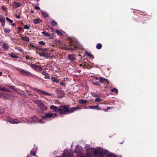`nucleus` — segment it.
<instances>
[{"instance_id": "1", "label": "nucleus", "mask_w": 157, "mask_h": 157, "mask_svg": "<svg viewBox=\"0 0 157 157\" xmlns=\"http://www.w3.org/2000/svg\"><path fill=\"white\" fill-rule=\"evenodd\" d=\"M78 109H79L80 108L79 107H73L69 109L66 105H64L60 108V110L59 111V113L60 114L70 113Z\"/></svg>"}, {"instance_id": "2", "label": "nucleus", "mask_w": 157, "mask_h": 157, "mask_svg": "<svg viewBox=\"0 0 157 157\" xmlns=\"http://www.w3.org/2000/svg\"><path fill=\"white\" fill-rule=\"evenodd\" d=\"M98 153V151L96 150H94L92 148L88 149L87 150L86 156H85L83 154H81L80 157H91L93 155L95 156Z\"/></svg>"}, {"instance_id": "3", "label": "nucleus", "mask_w": 157, "mask_h": 157, "mask_svg": "<svg viewBox=\"0 0 157 157\" xmlns=\"http://www.w3.org/2000/svg\"><path fill=\"white\" fill-rule=\"evenodd\" d=\"M73 152L70 149H65L64 150L62 155V157H72Z\"/></svg>"}, {"instance_id": "4", "label": "nucleus", "mask_w": 157, "mask_h": 157, "mask_svg": "<svg viewBox=\"0 0 157 157\" xmlns=\"http://www.w3.org/2000/svg\"><path fill=\"white\" fill-rule=\"evenodd\" d=\"M26 119L27 120V123L28 124L35 123L36 122H37L38 121V118L36 116H34L32 117Z\"/></svg>"}, {"instance_id": "5", "label": "nucleus", "mask_w": 157, "mask_h": 157, "mask_svg": "<svg viewBox=\"0 0 157 157\" xmlns=\"http://www.w3.org/2000/svg\"><path fill=\"white\" fill-rule=\"evenodd\" d=\"M36 103L37 104L39 108L42 110H47V107L44 105V103L42 102V101L38 100L36 101Z\"/></svg>"}, {"instance_id": "6", "label": "nucleus", "mask_w": 157, "mask_h": 157, "mask_svg": "<svg viewBox=\"0 0 157 157\" xmlns=\"http://www.w3.org/2000/svg\"><path fill=\"white\" fill-rule=\"evenodd\" d=\"M57 117V115L56 113H44V115L42 116V118H44L47 120V118H50L51 117L54 118Z\"/></svg>"}, {"instance_id": "7", "label": "nucleus", "mask_w": 157, "mask_h": 157, "mask_svg": "<svg viewBox=\"0 0 157 157\" xmlns=\"http://www.w3.org/2000/svg\"><path fill=\"white\" fill-rule=\"evenodd\" d=\"M32 89L33 90L37 92L40 94H44L46 95H48L50 96H53V94H50L45 92L33 88Z\"/></svg>"}, {"instance_id": "8", "label": "nucleus", "mask_w": 157, "mask_h": 157, "mask_svg": "<svg viewBox=\"0 0 157 157\" xmlns=\"http://www.w3.org/2000/svg\"><path fill=\"white\" fill-rule=\"evenodd\" d=\"M12 94L6 93L0 94V98L4 99H10V98Z\"/></svg>"}, {"instance_id": "9", "label": "nucleus", "mask_w": 157, "mask_h": 157, "mask_svg": "<svg viewBox=\"0 0 157 157\" xmlns=\"http://www.w3.org/2000/svg\"><path fill=\"white\" fill-rule=\"evenodd\" d=\"M18 71L24 75L28 76H31L32 75L31 73L28 71H25L23 69H19Z\"/></svg>"}, {"instance_id": "10", "label": "nucleus", "mask_w": 157, "mask_h": 157, "mask_svg": "<svg viewBox=\"0 0 157 157\" xmlns=\"http://www.w3.org/2000/svg\"><path fill=\"white\" fill-rule=\"evenodd\" d=\"M99 81L101 83H106L107 84L109 83L108 80L103 77H101L99 79Z\"/></svg>"}, {"instance_id": "11", "label": "nucleus", "mask_w": 157, "mask_h": 157, "mask_svg": "<svg viewBox=\"0 0 157 157\" xmlns=\"http://www.w3.org/2000/svg\"><path fill=\"white\" fill-rule=\"evenodd\" d=\"M51 109L54 110V111L58 112L60 110V108H58L57 107L53 105H51L50 107Z\"/></svg>"}, {"instance_id": "12", "label": "nucleus", "mask_w": 157, "mask_h": 157, "mask_svg": "<svg viewBox=\"0 0 157 157\" xmlns=\"http://www.w3.org/2000/svg\"><path fill=\"white\" fill-rule=\"evenodd\" d=\"M5 17L3 16H2V17L0 19V22L2 24V27H4L5 25Z\"/></svg>"}, {"instance_id": "13", "label": "nucleus", "mask_w": 157, "mask_h": 157, "mask_svg": "<svg viewBox=\"0 0 157 157\" xmlns=\"http://www.w3.org/2000/svg\"><path fill=\"white\" fill-rule=\"evenodd\" d=\"M39 55L40 56H42L44 57H49V56L47 53L45 52H40L39 53Z\"/></svg>"}, {"instance_id": "14", "label": "nucleus", "mask_w": 157, "mask_h": 157, "mask_svg": "<svg viewBox=\"0 0 157 157\" xmlns=\"http://www.w3.org/2000/svg\"><path fill=\"white\" fill-rule=\"evenodd\" d=\"M42 118L41 119L38 120L37 121V122L38 123L40 124H43L45 123L46 121L47 120L46 119L44 118H42Z\"/></svg>"}, {"instance_id": "15", "label": "nucleus", "mask_w": 157, "mask_h": 157, "mask_svg": "<svg viewBox=\"0 0 157 157\" xmlns=\"http://www.w3.org/2000/svg\"><path fill=\"white\" fill-rule=\"evenodd\" d=\"M68 58L71 61H73L75 59V56L71 54L69 55L68 56Z\"/></svg>"}, {"instance_id": "16", "label": "nucleus", "mask_w": 157, "mask_h": 157, "mask_svg": "<svg viewBox=\"0 0 157 157\" xmlns=\"http://www.w3.org/2000/svg\"><path fill=\"white\" fill-rule=\"evenodd\" d=\"M55 32L58 35H62L63 34V32L62 30H55Z\"/></svg>"}, {"instance_id": "17", "label": "nucleus", "mask_w": 157, "mask_h": 157, "mask_svg": "<svg viewBox=\"0 0 157 157\" xmlns=\"http://www.w3.org/2000/svg\"><path fill=\"white\" fill-rule=\"evenodd\" d=\"M13 6L15 8H17L21 6V4L19 3L14 2L13 3Z\"/></svg>"}, {"instance_id": "18", "label": "nucleus", "mask_w": 157, "mask_h": 157, "mask_svg": "<svg viewBox=\"0 0 157 157\" xmlns=\"http://www.w3.org/2000/svg\"><path fill=\"white\" fill-rule=\"evenodd\" d=\"M78 146H76L74 149V151L76 153H78L80 152V150L78 148Z\"/></svg>"}, {"instance_id": "19", "label": "nucleus", "mask_w": 157, "mask_h": 157, "mask_svg": "<svg viewBox=\"0 0 157 157\" xmlns=\"http://www.w3.org/2000/svg\"><path fill=\"white\" fill-rule=\"evenodd\" d=\"M21 122H20L17 119H13V122L12 124H17L19 123H21Z\"/></svg>"}, {"instance_id": "20", "label": "nucleus", "mask_w": 157, "mask_h": 157, "mask_svg": "<svg viewBox=\"0 0 157 157\" xmlns=\"http://www.w3.org/2000/svg\"><path fill=\"white\" fill-rule=\"evenodd\" d=\"M0 91H2L4 92H10V91L8 90L7 88H5L0 87Z\"/></svg>"}, {"instance_id": "21", "label": "nucleus", "mask_w": 157, "mask_h": 157, "mask_svg": "<svg viewBox=\"0 0 157 157\" xmlns=\"http://www.w3.org/2000/svg\"><path fill=\"white\" fill-rule=\"evenodd\" d=\"M3 48L5 49H7L9 48V45L7 44L4 43L2 45Z\"/></svg>"}, {"instance_id": "22", "label": "nucleus", "mask_w": 157, "mask_h": 157, "mask_svg": "<svg viewBox=\"0 0 157 157\" xmlns=\"http://www.w3.org/2000/svg\"><path fill=\"white\" fill-rule=\"evenodd\" d=\"M42 33L45 36H51L50 34L48 33L47 32H43Z\"/></svg>"}, {"instance_id": "23", "label": "nucleus", "mask_w": 157, "mask_h": 157, "mask_svg": "<svg viewBox=\"0 0 157 157\" xmlns=\"http://www.w3.org/2000/svg\"><path fill=\"white\" fill-rule=\"evenodd\" d=\"M87 102L86 100H84L82 99L79 100V102L80 104H83L86 103Z\"/></svg>"}, {"instance_id": "24", "label": "nucleus", "mask_w": 157, "mask_h": 157, "mask_svg": "<svg viewBox=\"0 0 157 157\" xmlns=\"http://www.w3.org/2000/svg\"><path fill=\"white\" fill-rule=\"evenodd\" d=\"M51 80L53 82H56L57 83L59 82V81L55 77H52L51 78Z\"/></svg>"}, {"instance_id": "25", "label": "nucleus", "mask_w": 157, "mask_h": 157, "mask_svg": "<svg viewBox=\"0 0 157 157\" xmlns=\"http://www.w3.org/2000/svg\"><path fill=\"white\" fill-rule=\"evenodd\" d=\"M31 66L33 68L36 70H37L38 67H39V66L34 64H31Z\"/></svg>"}, {"instance_id": "26", "label": "nucleus", "mask_w": 157, "mask_h": 157, "mask_svg": "<svg viewBox=\"0 0 157 157\" xmlns=\"http://www.w3.org/2000/svg\"><path fill=\"white\" fill-rule=\"evenodd\" d=\"M41 12L42 15L45 17H47L48 16V14L46 12L43 11H42Z\"/></svg>"}, {"instance_id": "27", "label": "nucleus", "mask_w": 157, "mask_h": 157, "mask_svg": "<svg viewBox=\"0 0 157 157\" xmlns=\"http://www.w3.org/2000/svg\"><path fill=\"white\" fill-rule=\"evenodd\" d=\"M21 38L23 40H25L27 42H28L29 40V38L27 37L24 36L22 37Z\"/></svg>"}, {"instance_id": "28", "label": "nucleus", "mask_w": 157, "mask_h": 157, "mask_svg": "<svg viewBox=\"0 0 157 157\" xmlns=\"http://www.w3.org/2000/svg\"><path fill=\"white\" fill-rule=\"evenodd\" d=\"M36 148L35 150L34 149H32L31 151V153L32 154V155L33 156H35L36 154Z\"/></svg>"}, {"instance_id": "29", "label": "nucleus", "mask_w": 157, "mask_h": 157, "mask_svg": "<svg viewBox=\"0 0 157 157\" xmlns=\"http://www.w3.org/2000/svg\"><path fill=\"white\" fill-rule=\"evenodd\" d=\"M4 31L6 33H8L10 32V30L9 29L5 28L4 29Z\"/></svg>"}, {"instance_id": "30", "label": "nucleus", "mask_w": 157, "mask_h": 157, "mask_svg": "<svg viewBox=\"0 0 157 157\" xmlns=\"http://www.w3.org/2000/svg\"><path fill=\"white\" fill-rule=\"evenodd\" d=\"M13 119H12L10 118H8L7 119V121L12 124L13 122Z\"/></svg>"}, {"instance_id": "31", "label": "nucleus", "mask_w": 157, "mask_h": 157, "mask_svg": "<svg viewBox=\"0 0 157 157\" xmlns=\"http://www.w3.org/2000/svg\"><path fill=\"white\" fill-rule=\"evenodd\" d=\"M101 44L100 43L98 44L96 46V48L98 49H100L101 48Z\"/></svg>"}, {"instance_id": "32", "label": "nucleus", "mask_w": 157, "mask_h": 157, "mask_svg": "<svg viewBox=\"0 0 157 157\" xmlns=\"http://www.w3.org/2000/svg\"><path fill=\"white\" fill-rule=\"evenodd\" d=\"M44 76V78L45 79H50V78L49 75L48 73H47Z\"/></svg>"}, {"instance_id": "33", "label": "nucleus", "mask_w": 157, "mask_h": 157, "mask_svg": "<svg viewBox=\"0 0 157 157\" xmlns=\"http://www.w3.org/2000/svg\"><path fill=\"white\" fill-rule=\"evenodd\" d=\"M10 56L12 58H14L15 59H17L18 58V57L17 56L13 54H11Z\"/></svg>"}, {"instance_id": "34", "label": "nucleus", "mask_w": 157, "mask_h": 157, "mask_svg": "<svg viewBox=\"0 0 157 157\" xmlns=\"http://www.w3.org/2000/svg\"><path fill=\"white\" fill-rule=\"evenodd\" d=\"M51 24L53 26H56L57 25V23L54 21H52Z\"/></svg>"}, {"instance_id": "35", "label": "nucleus", "mask_w": 157, "mask_h": 157, "mask_svg": "<svg viewBox=\"0 0 157 157\" xmlns=\"http://www.w3.org/2000/svg\"><path fill=\"white\" fill-rule=\"evenodd\" d=\"M99 106V105H97L96 106H90L89 107L92 109H95L96 108H97Z\"/></svg>"}, {"instance_id": "36", "label": "nucleus", "mask_w": 157, "mask_h": 157, "mask_svg": "<svg viewBox=\"0 0 157 157\" xmlns=\"http://www.w3.org/2000/svg\"><path fill=\"white\" fill-rule=\"evenodd\" d=\"M111 91L112 92H114L115 93H117L118 92L117 90L115 88H114Z\"/></svg>"}, {"instance_id": "37", "label": "nucleus", "mask_w": 157, "mask_h": 157, "mask_svg": "<svg viewBox=\"0 0 157 157\" xmlns=\"http://www.w3.org/2000/svg\"><path fill=\"white\" fill-rule=\"evenodd\" d=\"M40 21V19H35L33 20V23L35 24H36L39 22Z\"/></svg>"}, {"instance_id": "38", "label": "nucleus", "mask_w": 157, "mask_h": 157, "mask_svg": "<svg viewBox=\"0 0 157 157\" xmlns=\"http://www.w3.org/2000/svg\"><path fill=\"white\" fill-rule=\"evenodd\" d=\"M6 20H7V21H9L11 23H12L13 22V20L10 19L8 17H6Z\"/></svg>"}, {"instance_id": "39", "label": "nucleus", "mask_w": 157, "mask_h": 157, "mask_svg": "<svg viewBox=\"0 0 157 157\" xmlns=\"http://www.w3.org/2000/svg\"><path fill=\"white\" fill-rule=\"evenodd\" d=\"M85 54L86 56L89 57H90L91 56V55L87 52H86Z\"/></svg>"}, {"instance_id": "40", "label": "nucleus", "mask_w": 157, "mask_h": 157, "mask_svg": "<svg viewBox=\"0 0 157 157\" xmlns=\"http://www.w3.org/2000/svg\"><path fill=\"white\" fill-rule=\"evenodd\" d=\"M91 94H92V96L94 97H98V95L94 93L91 92Z\"/></svg>"}, {"instance_id": "41", "label": "nucleus", "mask_w": 157, "mask_h": 157, "mask_svg": "<svg viewBox=\"0 0 157 157\" xmlns=\"http://www.w3.org/2000/svg\"><path fill=\"white\" fill-rule=\"evenodd\" d=\"M92 83L93 84H94V85H98V86H99L100 85L98 82H92Z\"/></svg>"}, {"instance_id": "42", "label": "nucleus", "mask_w": 157, "mask_h": 157, "mask_svg": "<svg viewBox=\"0 0 157 157\" xmlns=\"http://www.w3.org/2000/svg\"><path fill=\"white\" fill-rule=\"evenodd\" d=\"M39 44L42 45H44L45 44V43L43 41H40L39 42Z\"/></svg>"}, {"instance_id": "43", "label": "nucleus", "mask_w": 157, "mask_h": 157, "mask_svg": "<svg viewBox=\"0 0 157 157\" xmlns=\"http://www.w3.org/2000/svg\"><path fill=\"white\" fill-rule=\"evenodd\" d=\"M24 28L25 29H29V27L28 25H25L24 26Z\"/></svg>"}, {"instance_id": "44", "label": "nucleus", "mask_w": 157, "mask_h": 157, "mask_svg": "<svg viewBox=\"0 0 157 157\" xmlns=\"http://www.w3.org/2000/svg\"><path fill=\"white\" fill-rule=\"evenodd\" d=\"M37 70L39 71H41L43 70V68L39 66V67H38Z\"/></svg>"}, {"instance_id": "45", "label": "nucleus", "mask_w": 157, "mask_h": 157, "mask_svg": "<svg viewBox=\"0 0 157 157\" xmlns=\"http://www.w3.org/2000/svg\"><path fill=\"white\" fill-rule=\"evenodd\" d=\"M101 100L99 98H98L95 100V102H98L99 100Z\"/></svg>"}, {"instance_id": "46", "label": "nucleus", "mask_w": 157, "mask_h": 157, "mask_svg": "<svg viewBox=\"0 0 157 157\" xmlns=\"http://www.w3.org/2000/svg\"><path fill=\"white\" fill-rule=\"evenodd\" d=\"M35 8L38 10H40V8L39 6H35Z\"/></svg>"}, {"instance_id": "47", "label": "nucleus", "mask_w": 157, "mask_h": 157, "mask_svg": "<svg viewBox=\"0 0 157 157\" xmlns=\"http://www.w3.org/2000/svg\"><path fill=\"white\" fill-rule=\"evenodd\" d=\"M2 9L4 10H6V8L5 6H3L2 7Z\"/></svg>"}, {"instance_id": "48", "label": "nucleus", "mask_w": 157, "mask_h": 157, "mask_svg": "<svg viewBox=\"0 0 157 157\" xmlns=\"http://www.w3.org/2000/svg\"><path fill=\"white\" fill-rule=\"evenodd\" d=\"M60 84L62 86H65V84L63 82H60Z\"/></svg>"}, {"instance_id": "49", "label": "nucleus", "mask_w": 157, "mask_h": 157, "mask_svg": "<svg viewBox=\"0 0 157 157\" xmlns=\"http://www.w3.org/2000/svg\"><path fill=\"white\" fill-rule=\"evenodd\" d=\"M42 74H43V75H45L46 74H47V73H46V72H45V71H42Z\"/></svg>"}, {"instance_id": "50", "label": "nucleus", "mask_w": 157, "mask_h": 157, "mask_svg": "<svg viewBox=\"0 0 157 157\" xmlns=\"http://www.w3.org/2000/svg\"><path fill=\"white\" fill-rule=\"evenodd\" d=\"M10 87L12 89L15 90L14 89V87L13 86H10Z\"/></svg>"}, {"instance_id": "51", "label": "nucleus", "mask_w": 157, "mask_h": 157, "mask_svg": "<svg viewBox=\"0 0 157 157\" xmlns=\"http://www.w3.org/2000/svg\"><path fill=\"white\" fill-rule=\"evenodd\" d=\"M60 92L63 95H64V92L63 91L60 90Z\"/></svg>"}, {"instance_id": "52", "label": "nucleus", "mask_w": 157, "mask_h": 157, "mask_svg": "<svg viewBox=\"0 0 157 157\" xmlns=\"http://www.w3.org/2000/svg\"><path fill=\"white\" fill-rule=\"evenodd\" d=\"M15 17H16L17 19H19L20 17V16L17 15H16Z\"/></svg>"}, {"instance_id": "53", "label": "nucleus", "mask_w": 157, "mask_h": 157, "mask_svg": "<svg viewBox=\"0 0 157 157\" xmlns=\"http://www.w3.org/2000/svg\"><path fill=\"white\" fill-rule=\"evenodd\" d=\"M50 28L52 30V32H54V30L52 29V28L50 27Z\"/></svg>"}, {"instance_id": "54", "label": "nucleus", "mask_w": 157, "mask_h": 157, "mask_svg": "<svg viewBox=\"0 0 157 157\" xmlns=\"http://www.w3.org/2000/svg\"><path fill=\"white\" fill-rule=\"evenodd\" d=\"M18 29L19 31H20L21 30V27H18Z\"/></svg>"}, {"instance_id": "55", "label": "nucleus", "mask_w": 157, "mask_h": 157, "mask_svg": "<svg viewBox=\"0 0 157 157\" xmlns=\"http://www.w3.org/2000/svg\"><path fill=\"white\" fill-rule=\"evenodd\" d=\"M111 108L110 107H108L107 109L106 110H105V111H106L108 110H109V109H110Z\"/></svg>"}, {"instance_id": "56", "label": "nucleus", "mask_w": 157, "mask_h": 157, "mask_svg": "<svg viewBox=\"0 0 157 157\" xmlns=\"http://www.w3.org/2000/svg\"><path fill=\"white\" fill-rule=\"evenodd\" d=\"M15 23H13V24H12L11 25L12 26H14L15 25Z\"/></svg>"}, {"instance_id": "57", "label": "nucleus", "mask_w": 157, "mask_h": 157, "mask_svg": "<svg viewBox=\"0 0 157 157\" xmlns=\"http://www.w3.org/2000/svg\"><path fill=\"white\" fill-rule=\"evenodd\" d=\"M20 122H21V123H22V122H24V123H25V122L24 121H20Z\"/></svg>"}, {"instance_id": "58", "label": "nucleus", "mask_w": 157, "mask_h": 157, "mask_svg": "<svg viewBox=\"0 0 157 157\" xmlns=\"http://www.w3.org/2000/svg\"><path fill=\"white\" fill-rule=\"evenodd\" d=\"M2 75V72L1 71H0V75Z\"/></svg>"}, {"instance_id": "59", "label": "nucleus", "mask_w": 157, "mask_h": 157, "mask_svg": "<svg viewBox=\"0 0 157 157\" xmlns=\"http://www.w3.org/2000/svg\"><path fill=\"white\" fill-rule=\"evenodd\" d=\"M30 45L31 46H32V47H33L34 46V45L31 44H30Z\"/></svg>"}, {"instance_id": "60", "label": "nucleus", "mask_w": 157, "mask_h": 157, "mask_svg": "<svg viewBox=\"0 0 157 157\" xmlns=\"http://www.w3.org/2000/svg\"><path fill=\"white\" fill-rule=\"evenodd\" d=\"M31 12L32 13H34V11H31Z\"/></svg>"}, {"instance_id": "61", "label": "nucleus", "mask_w": 157, "mask_h": 157, "mask_svg": "<svg viewBox=\"0 0 157 157\" xmlns=\"http://www.w3.org/2000/svg\"><path fill=\"white\" fill-rule=\"evenodd\" d=\"M19 50L20 51L22 52V50L21 49H20Z\"/></svg>"}, {"instance_id": "62", "label": "nucleus", "mask_w": 157, "mask_h": 157, "mask_svg": "<svg viewBox=\"0 0 157 157\" xmlns=\"http://www.w3.org/2000/svg\"><path fill=\"white\" fill-rule=\"evenodd\" d=\"M2 16H0V19L1 18Z\"/></svg>"}, {"instance_id": "63", "label": "nucleus", "mask_w": 157, "mask_h": 157, "mask_svg": "<svg viewBox=\"0 0 157 157\" xmlns=\"http://www.w3.org/2000/svg\"><path fill=\"white\" fill-rule=\"evenodd\" d=\"M40 21L41 22H42V20H40Z\"/></svg>"}, {"instance_id": "64", "label": "nucleus", "mask_w": 157, "mask_h": 157, "mask_svg": "<svg viewBox=\"0 0 157 157\" xmlns=\"http://www.w3.org/2000/svg\"><path fill=\"white\" fill-rule=\"evenodd\" d=\"M89 153H90V151H89Z\"/></svg>"}]
</instances>
